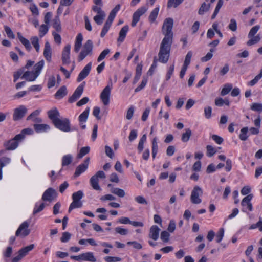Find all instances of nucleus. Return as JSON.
I'll return each mask as SVG.
<instances>
[{
  "instance_id": "nucleus-1",
  "label": "nucleus",
  "mask_w": 262,
  "mask_h": 262,
  "mask_svg": "<svg viewBox=\"0 0 262 262\" xmlns=\"http://www.w3.org/2000/svg\"><path fill=\"white\" fill-rule=\"evenodd\" d=\"M173 20L171 18H166L162 26V32L164 37L160 44L158 53V61L162 63H166L169 60L171 45L173 40Z\"/></svg>"
},
{
  "instance_id": "nucleus-2",
  "label": "nucleus",
  "mask_w": 262,
  "mask_h": 262,
  "mask_svg": "<svg viewBox=\"0 0 262 262\" xmlns=\"http://www.w3.org/2000/svg\"><path fill=\"white\" fill-rule=\"evenodd\" d=\"M21 141L22 136L17 135L12 139L5 141L4 146L7 150H13L18 147L19 142Z\"/></svg>"
},
{
  "instance_id": "nucleus-3",
  "label": "nucleus",
  "mask_w": 262,
  "mask_h": 262,
  "mask_svg": "<svg viewBox=\"0 0 262 262\" xmlns=\"http://www.w3.org/2000/svg\"><path fill=\"white\" fill-rule=\"evenodd\" d=\"M54 125L57 128L64 132H69L72 130L70 127V120L68 118L60 119L55 122Z\"/></svg>"
},
{
  "instance_id": "nucleus-4",
  "label": "nucleus",
  "mask_w": 262,
  "mask_h": 262,
  "mask_svg": "<svg viewBox=\"0 0 262 262\" xmlns=\"http://www.w3.org/2000/svg\"><path fill=\"white\" fill-rule=\"evenodd\" d=\"M112 89V84H108L105 87L100 94V98L104 105H107L110 103L111 92Z\"/></svg>"
},
{
  "instance_id": "nucleus-5",
  "label": "nucleus",
  "mask_w": 262,
  "mask_h": 262,
  "mask_svg": "<svg viewBox=\"0 0 262 262\" xmlns=\"http://www.w3.org/2000/svg\"><path fill=\"white\" fill-rule=\"evenodd\" d=\"M252 198L253 195L250 194L246 196L242 200L241 205L242 206V211L243 212H246L247 210L249 211H252L253 210V206L251 202Z\"/></svg>"
},
{
  "instance_id": "nucleus-6",
  "label": "nucleus",
  "mask_w": 262,
  "mask_h": 262,
  "mask_svg": "<svg viewBox=\"0 0 262 262\" xmlns=\"http://www.w3.org/2000/svg\"><path fill=\"white\" fill-rule=\"evenodd\" d=\"M203 193L202 190L199 186H195L191 192V201L193 204H200L201 203L202 200L199 198Z\"/></svg>"
},
{
  "instance_id": "nucleus-7",
  "label": "nucleus",
  "mask_w": 262,
  "mask_h": 262,
  "mask_svg": "<svg viewBox=\"0 0 262 262\" xmlns=\"http://www.w3.org/2000/svg\"><path fill=\"white\" fill-rule=\"evenodd\" d=\"M29 223L27 221L24 222L18 227L16 232V236H22L26 237L30 233V230L28 229Z\"/></svg>"
},
{
  "instance_id": "nucleus-8",
  "label": "nucleus",
  "mask_w": 262,
  "mask_h": 262,
  "mask_svg": "<svg viewBox=\"0 0 262 262\" xmlns=\"http://www.w3.org/2000/svg\"><path fill=\"white\" fill-rule=\"evenodd\" d=\"M85 83V82H83L76 88L73 95L69 98V102L73 103L80 98L83 92Z\"/></svg>"
},
{
  "instance_id": "nucleus-9",
  "label": "nucleus",
  "mask_w": 262,
  "mask_h": 262,
  "mask_svg": "<svg viewBox=\"0 0 262 262\" xmlns=\"http://www.w3.org/2000/svg\"><path fill=\"white\" fill-rule=\"evenodd\" d=\"M27 109L24 105H20L15 108L13 115V119L14 121L19 120L22 119L27 113Z\"/></svg>"
},
{
  "instance_id": "nucleus-10",
  "label": "nucleus",
  "mask_w": 262,
  "mask_h": 262,
  "mask_svg": "<svg viewBox=\"0 0 262 262\" xmlns=\"http://www.w3.org/2000/svg\"><path fill=\"white\" fill-rule=\"evenodd\" d=\"M147 10L145 7H142L139 8L134 12L133 15V20L131 23L132 27H134L136 26L137 23L139 21L140 16L144 14Z\"/></svg>"
},
{
  "instance_id": "nucleus-11",
  "label": "nucleus",
  "mask_w": 262,
  "mask_h": 262,
  "mask_svg": "<svg viewBox=\"0 0 262 262\" xmlns=\"http://www.w3.org/2000/svg\"><path fill=\"white\" fill-rule=\"evenodd\" d=\"M57 196V192L52 188L47 189L42 196V200L45 201L51 202Z\"/></svg>"
},
{
  "instance_id": "nucleus-12",
  "label": "nucleus",
  "mask_w": 262,
  "mask_h": 262,
  "mask_svg": "<svg viewBox=\"0 0 262 262\" xmlns=\"http://www.w3.org/2000/svg\"><path fill=\"white\" fill-rule=\"evenodd\" d=\"M70 50L71 46L69 44L67 45L62 52V62L63 64H69L70 63Z\"/></svg>"
},
{
  "instance_id": "nucleus-13",
  "label": "nucleus",
  "mask_w": 262,
  "mask_h": 262,
  "mask_svg": "<svg viewBox=\"0 0 262 262\" xmlns=\"http://www.w3.org/2000/svg\"><path fill=\"white\" fill-rule=\"evenodd\" d=\"M89 162L90 158H86L83 163L77 166L74 173V176L78 177L84 172L88 167Z\"/></svg>"
},
{
  "instance_id": "nucleus-14",
  "label": "nucleus",
  "mask_w": 262,
  "mask_h": 262,
  "mask_svg": "<svg viewBox=\"0 0 262 262\" xmlns=\"http://www.w3.org/2000/svg\"><path fill=\"white\" fill-rule=\"evenodd\" d=\"M92 68V63H88L79 74L77 78L78 82H80L85 78L90 72Z\"/></svg>"
},
{
  "instance_id": "nucleus-15",
  "label": "nucleus",
  "mask_w": 262,
  "mask_h": 262,
  "mask_svg": "<svg viewBox=\"0 0 262 262\" xmlns=\"http://www.w3.org/2000/svg\"><path fill=\"white\" fill-rule=\"evenodd\" d=\"M160 230V228L157 226H152L149 230V237L154 241L157 240L159 238Z\"/></svg>"
},
{
  "instance_id": "nucleus-16",
  "label": "nucleus",
  "mask_w": 262,
  "mask_h": 262,
  "mask_svg": "<svg viewBox=\"0 0 262 262\" xmlns=\"http://www.w3.org/2000/svg\"><path fill=\"white\" fill-rule=\"evenodd\" d=\"M48 115L49 118L52 120L53 124L60 119V114L57 108L48 111Z\"/></svg>"
},
{
  "instance_id": "nucleus-17",
  "label": "nucleus",
  "mask_w": 262,
  "mask_h": 262,
  "mask_svg": "<svg viewBox=\"0 0 262 262\" xmlns=\"http://www.w3.org/2000/svg\"><path fill=\"white\" fill-rule=\"evenodd\" d=\"M44 66V61L41 60L36 63L34 66V71L33 73H35V76H33L32 80H35L36 78L39 75L41 70Z\"/></svg>"
},
{
  "instance_id": "nucleus-18",
  "label": "nucleus",
  "mask_w": 262,
  "mask_h": 262,
  "mask_svg": "<svg viewBox=\"0 0 262 262\" xmlns=\"http://www.w3.org/2000/svg\"><path fill=\"white\" fill-rule=\"evenodd\" d=\"M51 55L52 52L50 43L48 41H46L43 50V56L47 61H50L51 59Z\"/></svg>"
},
{
  "instance_id": "nucleus-19",
  "label": "nucleus",
  "mask_w": 262,
  "mask_h": 262,
  "mask_svg": "<svg viewBox=\"0 0 262 262\" xmlns=\"http://www.w3.org/2000/svg\"><path fill=\"white\" fill-rule=\"evenodd\" d=\"M129 27L127 25H125L123 26L121 29L120 30L119 33V37L118 38L117 41L120 42H122L127 34V32L128 31Z\"/></svg>"
},
{
  "instance_id": "nucleus-20",
  "label": "nucleus",
  "mask_w": 262,
  "mask_h": 262,
  "mask_svg": "<svg viewBox=\"0 0 262 262\" xmlns=\"http://www.w3.org/2000/svg\"><path fill=\"white\" fill-rule=\"evenodd\" d=\"M17 35L19 41L25 46L26 50L29 51L31 49V46L29 41L27 39L24 37L20 32H18L17 33Z\"/></svg>"
},
{
  "instance_id": "nucleus-21",
  "label": "nucleus",
  "mask_w": 262,
  "mask_h": 262,
  "mask_svg": "<svg viewBox=\"0 0 262 262\" xmlns=\"http://www.w3.org/2000/svg\"><path fill=\"white\" fill-rule=\"evenodd\" d=\"M82 254V260L88 261L90 262H96V258L94 256L93 253L91 252H88Z\"/></svg>"
},
{
  "instance_id": "nucleus-22",
  "label": "nucleus",
  "mask_w": 262,
  "mask_h": 262,
  "mask_svg": "<svg viewBox=\"0 0 262 262\" xmlns=\"http://www.w3.org/2000/svg\"><path fill=\"white\" fill-rule=\"evenodd\" d=\"M34 128L37 133L45 132L50 129V126L46 124H35Z\"/></svg>"
},
{
  "instance_id": "nucleus-23",
  "label": "nucleus",
  "mask_w": 262,
  "mask_h": 262,
  "mask_svg": "<svg viewBox=\"0 0 262 262\" xmlns=\"http://www.w3.org/2000/svg\"><path fill=\"white\" fill-rule=\"evenodd\" d=\"M83 40V36L81 33H79L76 38V40L74 45V51L77 53L81 48L82 45V41Z\"/></svg>"
},
{
  "instance_id": "nucleus-24",
  "label": "nucleus",
  "mask_w": 262,
  "mask_h": 262,
  "mask_svg": "<svg viewBox=\"0 0 262 262\" xmlns=\"http://www.w3.org/2000/svg\"><path fill=\"white\" fill-rule=\"evenodd\" d=\"M67 94V88L65 85H63L56 92L55 97L56 98L60 99L66 96Z\"/></svg>"
},
{
  "instance_id": "nucleus-25",
  "label": "nucleus",
  "mask_w": 262,
  "mask_h": 262,
  "mask_svg": "<svg viewBox=\"0 0 262 262\" xmlns=\"http://www.w3.org/2000/svg\"><path fill=\"white\" fill-rule=\"evenodd\" d=\"M90 112V107H88L85 108L83 112H82L79 116L78 120L80 124L85 122L87 120Z\"/></svg>"
},
{
  "instance_id": "nucleus-26",
  "label": "nucleus",
  "mask_w": 262,
  "mask_h": 262,
  "mask_svg": "<svg viewBox=\"0 0 262 262\" xmlns=\"http://www.w3.org/2000/svg\"><path fill=\"white\" fill-rule=\"evenodd\" d=\"M90 182L92 188L96 190H100L101 188L99 185V179L96 177L93 176L90 179Z\"/></svg>"
},
{
  "instance_id": "nucleus-27",
  "label": "nucleus",
  "mask_w": 262,
  "mask_h": 262,
  "mask_svg": "<svg viewBox=\"0 0 262 262\" xmlns=\"http://www.w3.org/2000/svg\"><path fill=\"white\" fill-rule=\"evenodd\" d=\"M34 248V244H31L29 246H27L23 248L20 249L18 251V254H19L23 257L25 256L28 253L31 251Z\"/></svg>"
},
{
  "instance_id": "nucleus-28",
  "label": "nucleus",
  "mask_w": 262,
  "mask_h": 262,
  "mask_svg": "<svg viewBox=\"0 0 262 262\" xmlns=\"http://www.w3.org/2000/svg\"><path fill=\"white\" fill-rule=\"evenodd\" d=\"M93 43L91 40H88L83 46V50L87 53L91 55L92 53Z\"/></svg>"
},
{
  "instance_id": "nucleus-29",
  "label": "nucleus",
  "mask_w": 262,
  "mask_h": 262,
  "mask_svg": "<svg viewBox=\"0 0 262 262\" xmlns=\"http://www.w3.org/2000/svg\"><path fill=\"white\" fill-rule=\"evenodd\" d=\"M82 202L81 201H77L76 200H73V202L70 205L68 212H70L73 209L75 208H79L82 206Z\"/></svg>"
},
{
  "instance_id": "nucleus-30",
  "label": "nucleus",
  "mask_w": 262,
  "mask_h": 262,
  "mask_svg": "<svg viewBox=\"0 0 262 262\" xmlns=\"http://www.w3.org/2000/svg\"><path fill=\"white\" fill-rule=\"evenodd\" d=\"M159 11V8L158 7H156L150 13V15L148 17V19H149V21L151 23H153L156 20V19L158 16Z\"/></svg>"
},
{
  "instance_id": "nucleus-31",
  "label": "nucleus",
  "mask_w": 262,
  "mask_h": 262,
  "mask_svg": "<svg viewBox=\"0 0 262 262\" xmlns=\"http://www.w3.org/2000/svg\"><path fill=\"white\" fill-rule=\"evenodd\" d=\"M73 160V156L70 154H68L63 156L62 158V166L63 167L70 164Z\"/></svg>"
},
{
  "instance_id": "nucleus-32",
  "label": "nucleus",
  "mask_w": 262,
  "mask_h": 262,
  "mask_svg": "<svg viewBox=\"0 0 262 262\" xmlns=\"http://www.w3.org/2000/svg\"><path fill=\"white\" fill-rule=\"evenodd\" d=\"M158 151V145L157 142V138L155 137L152 141V157L153 159L156 157Z\"/></svg>"
},
{
  "instance_id": "nucleus-33",
  "label": "nucleus",
  "mask_w": 262,
  "mask_h": 262,
  "mask_svg": "<svg viewBox=\"0 0 262 262\" xmlns=\"http://www.w3.org/2000/svg\"><path fill=\"white\" fill-rule=\"evenodd\" d=\"M192 135V132L190 129L186 128L185 129V132L183 133L182 135L181 140L183 142H187L189 141L191 136Z\"/></svg>"
},
{
  "instance_id": "nucleus-34",
  "label": "nucleus",
  "mask_w": 262,
  "mask_h": 262,
  "mask_svg": "<svg viewBox=\"0 0 262 262\" xmlns=\"http://www.w3.org/2000/svg\"><path fill=\"white\" fill-rule=\"evenodd\" d=\"M35 76V73H33V71H27L25 72L24 74L21 77V79H25L27 81H33L35 80H31L32 79V78H33V76Z\"/></svg>"
},
{
  "instance_id": "nucleus-35",
  "label": "nucleus",
  "mask_w": 262,
  "mask_h": 262,
  "mask_svg": "<svg viewBox=\"0 0 262 262\" xmlns=\"http://www.w3.org/2000/svg\"><path fill=\"white\" fill-rule=\"evenodd\" d=\"M249 38L250 39L246 43L247 45L248 46H251L253 45H255L260 40V37L259 34Z\"/></svg>"
},
{
  "instance_id": "nucleus-36",
  "label": "nucleus",
  "mask_w": 262,
  "mask_h": 262,
  "mask_svg": "<svg viewBox=\"0 0 262 262\" xmlns=\"http://www.w3.org/2000/svg\"><path fill=\"white\" fill-rule=\"evenodd\" d=\"M248 131V128L247 127H244L241 129V133L239 135V138L242 141H246L248 138L247 133Z\"/></svg>"
},
{
  "instance_id": "nucleus-37",
  "label": "nucleus",
  "mask_w": 262,
  "mask_h": 262,
  "mask_svg": "<svg viewBox=\"0 0 262 262\" xmlns=\"http://www.w3.org/2000/svg\"><path fill=\"white\" fill-rule=\"evenodd\" d=\"M90 147L89 146L82 147L80 149L79 152L78 154L77 158L78 159L82 158L83 156L88 154L90 152Z\"/></svg>"
},
{
  "instance_id": "nucleus-38",
  "label": "nucleus",
  "mask_w": 262,
  "mask_h": 262,
  "mask_svg": "<svg viewBox=\"0 0 262 262\" xmlns=\"http://www.w3.org/2000/svg\"><path fill=\"white\" fill-rule=\"evenodd\" d=\"M183 1L184 0H168L167 3V7L168 8H171L172 7L177 8L182 4Z\"/></svg>"
},
{
  "instance_id": "nucleus-39",
  "label": "nucleus",
  "mask_w": 262,
  "mask_h": 262,
  "mask_svg": "<svg viewBox=\"0 0 262 262\" xmlns=\"http://www.w3.org/2000/svg\"><path fill=\"white\" fill-rule=\"evenodd\" d=\"M53 27L57 32H60L61 30L60 25V21L58 16H56L53 20Z\"/></svg>"
},
{
  "instance_id": "nucleus-40",
  "label": "nucleus",
  "mask_w": 262,
  "mask_h": 262,
  "mask_svg": "<svg viewBox=\"0 0 262 262\" xmlns=\"http://www.w3.org/2000/svg\"><path fill=\"white\" fill-rule=\"evenodd\" d=\"M111 192L119 197H124L125 195L124 191L119 188H113L111 189Z\"/></svg>"
},
{
  "instance_id": "nucleus-41",
  "label": "nucleus",
  "mask_w": 262,
  "mask_h": 262,
  "mask_svg": "<svg viewBox=\"0 0 262 262\" xmlns=\"http://www.w3.org/2000/svg\"><path fill=\"white\" fill-rule=\"evenodd\" d=\"M49 30V27L47 24H42L40 26L39 28V36L40 37H43L45 35Z\"/></svg>"
},
{
  "instance_id": "nucleus-42",
  "label": "nucleus",
  "mask_w": 262,
  "mask_h": 262,
  "mask_svg": "<svg viewBox=\"0 0 262 262\" xmlns=\"http://www.w3.org/2000/svg\"><path fill=\"white\" fill-rule=\"evenodd\" d=\"M210 7V4L207 5L205 2L203 3L199 10V14L203 15L204 13V12H207L209 9Z\"/></svg>"
},
{
  "instance_id": "nucleus-43",
  "label": "nucleus",
  "mask_w": 262,
  "mask_h": 262,
  "mask_svg": "<svg viewBox=\"0 0 262 262\" xmlns=\"http://www.w3.org/2000/svg\"><path fill=\"white\" fill-rule=\"evenodd\" d=\"M262 77V69L260 70V73L256 75L253 79L248 82V84L249 86H253L254 85L258 80Z\"/></svg>"
},
{
  "instance_id": "nucleus-44",
  "label": "nucleus",
  "mask_w": 262,
  "mask_h": 262,
  "mask_svg": "<svg viewBox=\"0 0 262 262\" xmlns=\"http://www.w3.org/2000/svg\"><path fill=\"white\" fill-rule=\"evenodd\" d=\"M147 81L148 78L147 77H143L141 84L135 89V92H138L143 89L146 85Z\"/></svg>"
},
{
  "instance_id": "nucleus-45",
  "label": "nucleus",
  "mask_w": 262,
  "mask_h": 262,
  "mask_svg": "<svg viewBox=\"0 0 262 262\" xmlns=\"http://www.w3.org/2000/svg\"><path fill=\"white\" fill-rule=\"evenodd\" d=\"M105 17V14L96 15L94 17V20L98 25H100L103 23V20Z\"/></svg>"
},
{
  "instance_id": "nucleus-46",
  "label": "nucleus",
  "mask_w": 262,
  "mask_h": 262,
  "mask_svg": "<svg viewBox=\"0 0 262 262\" xmlns=\"http://www.w3.org/2000/svg\"><path fill=\"white\" fill-rule=\"evenodd\" d=\"M112 24L108 23L107 22H105L104 26L102 28V30L101 31V32L100 33V36L101 37H104V36L106 34L107 32L108 31Z\"/></svg>"
},
{
  "instance_id": "nucleus-47",
  "label": "nucleus",
  "mask_w": 262,
  "mask_h": 262,
  "mask_svg": "<svg viewBox=\"0 0 262 262\" xmlns=\"http://www.w3.org/2000/svg\"><path fill=\"white\" fill-rule=\"evenodd\" d=\"M84 194L81 190H79L72 194V200H76L77 201H81L80 200L83 197Z\"/></svg>"
},
{
  "instance_id": "nucleus-48",
  "label": "nucleus",
  "mask_w": 262,
  "mask_h": 262,
  "mask_svg": "<svg viewBox=\"0 0 262 262\" xmlns=\"http://www.w3.org/2000/svg\"><path fill=\"white\" fill-rule=\"evenodd\" d=\"M31 40L32 44L35 48L36 52H38L39 51V45L38 37L37 36L33 37L31 38Z\"/></svg>"
},
{
  "instance_id": "nucleus-49",
  "label": "nucleus",
  "mask_w": 262,
  "mask_h": 262,
  "mask_svg": "<svg viewBox=\"0 0 262 262\" xmlns=\"http://www.w3.org/2000/svg\"><path fill=\"white\" fill-rule=\"evenodd\" d=\"M260 28V26L259 25H256L253 27L250 30L248 34V37L250 38L253 37L257 32Z\"/></svg>"
},
{
  "instance_id": "nucleus-50",
  "label": "nucleus",
  "mask_w": 262,
  "mask_h": 262,
  "mask_svg": "<svg viewBox=\"0 0 262 262\" xmlns=\"http://www.w3.org/2000/svg\"><path fill=\"white\" fill-rule=\"evenodd\" d=\"M250 108L252 111L261 112L262 104L259 103H254L251 105Z\"/></svg>"
},
{
  "instance_id": "nucleus-51",
  "label": "nucleus",
  "mask_w": 262,
  "mask_h": 262,
  "mask_svg": "<svg viewBox=\"0 0 262 262\" xmlns=\"http://www.w3.org/2000/svg\"><path fill=\"white\" fill-rule=\"evenodd\" d=\"M5 31L6 32V33L7 35V36L11 39H14L15 38V35L13 33V31H12L11 29L7 26H4Z\"/></svg>"
},
{
  "instance_id": "nucleus-52",
  "label": "nucleus",
  "mask_w": 262,
  "mask_h": 262,
  "mask_svg": "<svg viewBox=\"0 0 262 262\" xmlns=\"http://www.w3.org/2000/svg\"><path fill=\"white\" fill-rule=\"evenodd\" d=\"M206 149H207V155L209 157H212L216 152V149L214 147H213L211 145H207L206 146Z\"/></svg>"
},
{
  "instance_id": "nucleus-53",
  "label": "nucleus",
  "mask_w": 262,
  "mask_h": 262,
  "mask_svg": "<svg viewBox=\"0 0 262 262\" xmlns=\"http://www.w3.org/2000/svg\"><path fill=\"white\" fill-rule=\"evenodd\" d=\"M170 234L168 232L166 231H163L161 233V239L165 243L167 242L169 239Z\"/></svg>"
},
{
  "instance_id": "nucleus-54",
  "label": "nucleus",
  "mask_w": 262,
  "mask_h": 262,
  "mask_svg": "<svg viewBox=\"0 0 262 262\" xmlns=\"http://www.w3.org/2000/svg\"><path fill=\"white\" fill-rule=\"evenodd\" d=\"M224 235V229L221 228L219 229L217 235L216 236V241L217 243H220L223 239Z\"/></svg>"
},
{
  "instance_id": "nucleus-55",
  "label": "nucleus",
  "mask_w": 262,
  "mask_h": 262,
  "mask_svg": "<svg viewBox=\"0 0 262 262\" xmlns=\"http://www.w3.org/2000/svg\"><path fill=\"white\" fill-rule=\"evenodd\" d=\"M192 53L191 51H189L186 55L185 61L183 66L188 67L191 61Z\"/></svg>"
},
{
  "instance_id": "nucleus-56",
  "label": "nucleus",
  "mask_w": 262,
  "mask_h": 262,
  "mask_svg": "<svg viewBox=\"0 0 262 262\" xmlns=\"http://www.w3.org/2000/svg\"><path fill=\"white\" fill-rule=\"evenodd\" d=\"M229 29L232 31H236L237 30V23L235 19H231L228 25Z\"/></svg>"
},
{
  "instance_id": "nucleus-57",
  "label": "nucleus",
  "mask_w": 262,
  "mask_h": 262,
  "mask_svg": "<svg viewBox=\"0 0 262 262\" xmlns=\"http://www.w3.org/2000/svg\"><path fill=\"white\" fill-rule=\"evenodd\" d=\"M45 204L42 203L39 206H38L37 204H36L33 210V214H36L41 211L45 208Z\"/></svg>"
},
{
  "instance_id": "nucleus-58",
  "label": "nucleus",
  "mask_w": 262,
  "mask_h": 262,
  "mask_svg": "<svg viewBox=\"0 0 262 262\" xmlns=\"http://www.w3.org/2000/svg\"><path fill=\"white\" fill-rule=\"evenodd\" d=\"M232 88V86L231 85H230V84L226 85L222 90L221 93V95L225 96V95L228 94L230 92V91L231 90Z\"/></svg>"
},
{
  "instance_id": "nucleus-59",
  "label": "nucleus",
  "mask_w": 262,
  "mask_h": 262,
  "mask_svg": "<svg viewBox=\"0 0 262 262\" xmlns=\"http://www.w3.org/2000/svg\"><path fill=\"white\" fill-rule=\"evenodd\" d=\"M110 53V50L108 49H106L104 50L101 54L99 55L97 61L98 62H100L103 59H104L106 56Z\"/></svg>"
},
{
  "instance_id": "nucleus-60",
  "label": "nucleus",
  "mask_w": 262,
  "mask_h": 262,
  "mask_svg": "<svg viewBox=\"0 0 262 262\" xmlns=\"http://www.w3.org/2000/svg\"><path fill=\"white\" fill-rule=\"evenodd\" d=\"M212 108L210 106H207L204 108V115L206 119H209L211 117Z\"/></svg>"
},
{
  "instance_id": "nucleus-61",
  "label": "nucleus",
  "mask_w": 262,
  "mask_h": 262,
  "mask_svg": "<svg viewBox=\"0 0 262 262\" xmlns=\"http://www.w3.org/2000/svg\"><path fill=\"white\" fill-rule=\"evenodd\" d=\"M71 236V234L70 233L68 232H64L62 233V236L60 240L63 243H66L69 241Z\"/></svg>"
},
{
  "instance_id": "nucleus-62",
  "label": "nucleus",
  "mask_w": 262,
  "mask_h": 262,
  "mask_svg": "<svg viewBox=\"0 0 262 262\" xmlns=\"http://www.w3.org/2000/svg\"><path fill=\"white\" fill-rule=\"evenodd\" d=\"M174 63H173L172 65H171L169 67L168 70L167 71V73L166 74V80H168L170 79V78L174 71Z\"/></svg>"
},
{
  "instance_id": "nucleus-63",
  "label": "nucleus",
  "mask_w": 262,
  "mask_h": 262,
  "mask_svg": "<svg viewBox=\"0 0 262 262\" xmlns=\"http://www.w3.org/2000/svg\"><path fill=\"white\" fill-rule=\"evenodd\" d=\"M115 230L117 233L121 235H125L127 234L128 232L127 229L122 228L120 227H116Z\"/></svg>"
},
{
  "instance_id": "nucleus-64",
  "label": "nucleus",
  "mask_w": 262,
  "mask_h": 262,
  "mask_svg": "<svg viewBox=\"0 0 262 262\" xmlns=\"http://www.w3.org/2000/svg\"><path fill=\"white\" fill-rule=\"evenodd\" d=\"M55 83H56L55 77L54 76H51L48 79V84H47L48 88L50 89V88L53 87L55 85Z\"/></svg>"
}]
</instances>
